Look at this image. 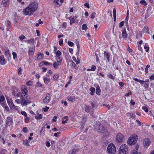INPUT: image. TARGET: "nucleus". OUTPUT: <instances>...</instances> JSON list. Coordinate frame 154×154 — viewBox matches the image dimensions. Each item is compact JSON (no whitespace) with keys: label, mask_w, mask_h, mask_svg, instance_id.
Returning a JSON list of instances; mask_svg holds the SVG:
<instances>
[{"label":"nucleus","mask_w":154,"mask_h":154,"mask_svg":"<svg viewBox=\"0 0 154 154\" xmlns=\"http://www.w3.org/2000/svg\"><path fill=\"white\" fill-rule=\"evenodd\" d=\"M22 92L21 93V105L22 106L27 105L31 103L30 98L27 94L28 90L26 86L22 88Z\"/></svg>","instance_id":"nucleus-1"},{"label":"nucleus","mask_w":154,"mask_h":154,"mask_svg":"<svg viewBox=\"0 0 154 154\" xmlns=\"http://www.w3.org/2000/svg\"><path fill=\"white\" fill-rule=\"evenodd\" d=\"M38 4L37 3L33 2L30 3L23 11V14L25 15H29L30 16L34 12H35L37 9Z\"/></svg>","instance_id":"nucleus-2"},{"label":"nucleus","mask_w":154,"mask_h":154,"mask_svg":"<svg viewBox=\"0 0 154 154\" xmlns=\"http://www.w3.org/2000/svg\"><path fill=\"white\" fill-rule=\"evenodd\" d=\"M119 154H128V148L126 144H123L119 149Z\"/></svg>","instance_id":"nucleus-3"},{"label":"nucleus","mask_w":154,"mask_h":154,"mask_svg":"<svg viewBox=\"0 0 154 154\" xmlns=\"http://www.w3.org/2000/svg\"><path fill=\"white\" fill-rule=\"evenodd\" d=\"M107 150L109 154H115L116 152L115 146L113 143H110L107 147Z\"/></svg>","instance_id":"nucleus-4"},{"label":"nucleus","mask_w":154,"mask_h":154,"mask_svg":"<svg viewBox=\"0 0 154 154\" xmlns=\"http://www.w3.org/2000/svg\"><path fill=\"white\" fill-rule=\"evenodd\" d=\"M138 140L137 136L136 135H132L128 139V143L130 145H133L136 143Z\"/></svg>","instance_id":"nucleus-5"},{"label":"nucleus","mask_w":154,"mask_h":154,"mask_svg":"<svg viewBox=\"0 0 154 154\" xmlns=\"http://www.w3.org/2000/svg\"><path fill=\"white\" fill-rule=\"evenodd\" d=\"M96 130L99 132L103 133L104 131V128L103 126L100 124L97 125L95 128Z\"/></svg>","instance_id":"nucleus-6"},{"label":"nucleus","mask_w":154,"mask_h":154,"mask_svg":"<svg viewBox=\"0 0 154 154\" xmlns=\"http://www.w3.org/2000/svg\"><path fill=\"white\" fill-rule=\"evenodd\" d=\"M150 144L151 141L149 138H146L144 139L143 141V145L146 148H147Z\"/></svg>","instance_id":"nucleus-7"},{"label":"nucleus","mask_w":154,"mask_h":154,"mask_svg":"<svg viewBox=\"0 0 154 154\" xmlns=\"http://www.w3.org/2000/svg\"><path fill=\"white\" fill-rule=\"evenodd\" d=\"M51 97L50 94L48 93L46 95V97L43 100L42 103H49L51 100Z\"/></svg>","instance_id":"nucleus-8"},{"label":"nucleus","mask_w":154,"mask_h":154,"mask_svg":"<svg viewBox=\"0 0 154 154\" xmlns=\"http://www.w3.org/2000/svg\"><path fill=\"white\" fill-rule=\"evenodd\" d=\"M13 123V122L12 119L10 117H8L7 118L6 120L5 126L6 127H7L8 126H9L11 125Z\"/></svg>","instance_id":"nucleus-9"},{"label":"nucleus","mask_w":154,"mask_h":154,"mask_svg":"<svg viewBox=\"0 0 154 154\" xmlns=\"http://www.w3.org/2000/svg\"><path fill=\"white\" fill-rule=\"evenodd\" d=\"M124 139L123 135L121 133H119L116 136V140L118 142H122Z\"/></svg>","instance_id":"nucleus-10"},{"label":"nucleus","mask_w":154,"mask_h":154,"mask_svg":"<svg viewBox=\"0 0 154 154\" xmlns=\"http://www.w3.org/2000/svg\"><path fill=\"white\" fill-rule=\"evenodd\" d=\"M7 99L8 104L10 108L13 109H16V107L13 103L12 102V100L10 99H8L7 98Z\"/></svg>","instance_id":"nucleus-11"},{"label":"nucleus","mask_w":154,"mask_h":154,"mask_svg":"<svg viewBox=\"0 0 154 154\" xmlns=\"http://www.w3.org/2000/svg\"><path fill=\"white\" fill-rule=\"evenodd\" d=\"M4 54L8 60H10L11 58V54L10 53V51L8 49L5 50Z\"/></svg>","instance_id":"nucleus-12"},{"label":"nucleus","mask_w":154,"mask_h":154,"mask_svg":"<svg viewBox=\"0 0 154 154\" xmlns=\"http://www.w3.org/2000/svg\"><path fill=\"white\" fill-rule=\"evenodd\" d=\"M67 98L69 101L72 102H74L76 100L75 97L73 95L69 96Z\"/></svg>","instance_id":"nucleus-13"},{"label":"nucleus","mask_w":154,"mask_h":154,"mask_svg":"<svg viewBox=\"0 0 154 154\" xmlns=\"http://www.w3.org/2000/svg\"><path fill=\"white\" fill-rule=\"evenodd\" d=\"M77 18L76 16H75L73 17H67V19H68L70 20V25H71L72 23L74 22L75 20Z\"/></svg>","instance_id":"nucleus-14"},{"label":"nucleus","mask_w":154,"mask_h":154,"mask_svg":"<svg viewBox=\"0 0 154 154\" xmlns=\"http://www.w3.org/2000/svg\"><path fill=\"white\" fill-rule=\"evenodd\" d=\"M0 63L2 65H4L6 63V61L3 55L0 56Z\"/></svg>","instance_id":"nucleus-15"},{"label":"nucleus","mask_w":154,"mask_h":154,"mask_svg":"<svg viewBox=\"0 0 154 154\" xmlns=\"http://www.w3.org/2000/svg\"><path fill=\"white\" fill-rule=\"evenodd\" d=\"M104 59L105 60L106 59H107V60L106 61V62H108L109 61V53L108 52H104Z\"/></svg>","instance_id":"nucleus-16"},{"label":"nucleus","mask_w":154,"mask_h":154,"mask_svg":"<svg viewBox=\"0 0 154 154\" xmlns=\"http://www.w3.org/2000/svg\"><path fill=\"white\" fill-rule=\"evenodd\" d=\"M9 3V0H2L1 3V5L4 6L6 7L8 5Z\"/></svg>","instance_id":"nucleus-17"},{"label":"nucleus","mask_w":154,"mask_h":154,"mask_svg":"<svg viewBox=\"0 0 154 154\" xmlns=\"http://www.w3.org/2000/svg\"><path fill=\"white\" fill-rule=\"evenodd\" d=\"M14 96L15 98H17L21 95V94L17 91H14L13 92Z\"/></svg>","instance_id":"nucleus-18"},{"label":"nucleus","mask_w":154,"mask_h":154,"mask_svg":"<svg viewBox=\"0 0 154 154\" xmlns=\"http://www.w3.org/2000/svg\"><path fill=\"white\" fill-rule=\"evenodd\" d=\"M122 35L123 38L126 39L127 38V35L125 28L122 30Z\"/></svg>","instance_id":"nucleus-19"},{"label":"nucleus","mask_w":154,"mask_h":154,"mask_svg":"<svg viewBox=\"0 0 154 154\" xmlns=\"http://www.w3.org/2000/svg\"><path fill=\"white\" fill-rule=\"evenodd\" d=\"M43 79L46 85L48 84L51 81V79L50 78H47L45 76L43 77Z\"/></svg>","instance_id":"nucleus-20"},{"label":"nucleus","mask_w":154,"mask_h":154,"mask_svg":"<svg viewBox=\"0 0 154 154\" xmlns=\"http://www.w3.org/2000/svg\"><path fill=\"white\" fill-rule=\"evenodd\" d=\"M133 79L136 82H139L141 84H144L145 82V81L139 79L137 78H133Z\"/></svg>","instance_id":"nucleus-21"},{"label":"nucleus","mask_w":154,"mask_h":154,"mask_svg":"<svg viewBox=\"0 0 154 154\" xmlns=\"http://www.w3.org/2000/svg\"><path fill=\"white\" fill-rule=\"evenodd\" d=\"M133 79L136 82H139L141 84H144L145 82V81L139 79L137 78H133Z\"/></svg>","instance_id":"nucleus-22"},{"label":"nucleus","mask_w":154,"mask_h":154,"mask_svg":"<svg viewBox=\"0 0 154 154\" xmlns=\"http://www.w3.org/2000/svg\"><path fill=\"white\" fill-rule=\"evenodd\" d=\"M101 90L99 85L97 86L96 88V93L97 94L99 95L100 94Z\"/></svg>","instance_id":"nucleus-23"},{"label":"nucleus","mask_w":154,"mask_h":154,"mask_svg":"<svg viewBox=\"0 0 154 154\" xmlns=\"http://www.w3.org/2000/svg\"><path fill=\"white\" fill-rule=\"evenodd\" d=\"M139 148V146L137 145H136L135 147V149L133 150V151L132 154H140V153H137V150Z\"/></svg>","instance_id":"nucleus-24"},{"label":"nucleus","mask_w":154,"mask_h":154,"mask_svg":"<svg viewBox=\"0 0 154 154\" xmlns=\"http://www.w3.org/2000/svg\"><path fill=\"white\" fill-rule=\"evenodd\" d=\"M60 65V64L58 63L57 62H55L53 64V65L55 69H57Z\"/></svg>","instance_id":"nucleus-25"},{"label":"nucleus","mask_w":154,"mask_h":154,"mask_svg":"<svg viewBox=\"0 0 154 154\" xmlns=\"http://www.w3.org/2000/svg\"><path fill=\"white\" fill-rule=\"evenodd\" d=\"M42 63H44V65H47L50 66V65H52V63H49L48 62H46V61H42L40 63V65H39V67H40V65Z\"/></svg>","instance_id":"nucleus-26"},{"label":"nucleus","mask_w":154,"mask_h":154,"mask_svg":"<svg viewBox=\"0 0 154 154\" xmlns=\"http://www.w3.org/2000/svg\"><path fill=\"white\" fill-rule=\"evenodd\" d=\"M90 90L91 91L90 94L91 95H93L95 91V88L92 87L90 88Z\"/></svg>","instance_id":"nucleus-27"},{"label":"nucleus","mask_w":154,"mask_h":154,"mask_svg":"<svg viewBox=\"0 0 154 154\" xmlns=\"http://www.w3.org/2000/svg\"><path fill=\"white\" fill-rule=\"evenodd\" d=\"M68 117V116H64L63 118L62 119L63 121H62V123L63 124H64L67 122Z\"/></svg>","instance_id":"nucleus-28"},{"label":"nucleus","mask_w":154,"mask_h":154,"mask_svg":"<svg viewBox=\"0 0 154 154\" xmlns=\"http://www.w3.org/2000/svg\"><path fill=\"white\" fill-rule=\"evenodd\" d=\"M85 109L86 112H88L90 111L89 107L88 105H85Z\"/></svg>","instance_id":"nucleus-29"},{"label":"nucleus","mask_w":154,"mask_h":154,"mask_svg":"<svg viewBox=\"0 0 154 154\" xmlns=\"http://www.w3.org/2000/svg\"><path fill=\"white\" fill-rule=\"evenodd\" d=\"M35 118L37 119H41L42 118V116L41 114H38L37 116H35Z\"/></svg>","instance_id":"nucleus-30"},{"label":"nucleus","mask_w":154,"mask_h":154,"mask_svg":"<svg viewBox=\"0 0 154 154\" xmlns=\"http://www.w3.org/2000/svg\"><path fill=\"white\" fill-rule=\"evenodd\" d=\"M77 151V149H74L69 152V154H76Z\"/></svg>","instance_id":"nucleus-31"},{"label":"nucleus","mask_w":154,"mask_h":154,"mask_svg":"<svg viewBox=\"0 0 154 154\" xmlns=\"http://www.w3.org/2000/svg\"><path fill=\"white\" fill-rule=\"evenodd\" d=\"M113 16L114 19V21H115L116 17V11L115 9H114L113 10Z\"/></svg>","instance_id":"nucleus-32"},{"label":"nucleus","mask_w":154,"mask_h":154,"mask_svg":"<svg viewBox=\"0 0 154 154\" xmlns=\"http://www.w3.org/2000/svg\"><path fill=\"white\" fill-rule=\"evenodd\" d=\"M37 57L39 59H43L44 57V54H42L40 53L38 54Z\"/></svg>","instance_id":"nucleus-33"},{"label":"nucleus","mask_w":154,"mask_h":154,"mask_svg":"<svg viewBox=\"0 0 154 154\" xmlns=\"http://www.w3.org/2000/svg\"><path fill=\"white\" fill-rule=\"evenodd\" d=\"M88 27H87L86 24H83L82 27V30H86L87 29Z\"/></svg>","instance_id":"nucleus-34"},{"label":"nucleus","mask_w":154,"mask_h":154,"mask_svg":"<svg viewBox=\"0 0 154 154\" xmlns=\"http://www.w3.org/2000/svg\"><path fill=\"white\" fill-rule=\"evenodd\" d=\"M29 54V55H31L32 56V55L34 53V50L33 49L30 50L28 52Z\"/></svg>","instance_id":"nucleus-35"},{"label":"nucleus","mask_w":154,"mask_h":154,"mask_svg":"<svg viewBox=\"0 0 154 154\" xmlns=\"http://www.w3.org/2000/svg\"><path fill=\"white\" fill-rule=\"evenodd\" d=\"M23 144L25 145L29 146V144L28 140L27 139H25L23 141Z\"/></svg>","instance_id":"nucleus-36"},{"label":"nucleus","mask_w":154,"mask_h":154,"mask_svg":"<svg viewBox=\"0 0 154 154\" xmlns=\"http://www.w3.org/2000/svg\"><path fill=\"white\" fill-rule=\"evenodd\" d=\"M140 3L142 5H147V3H146V1L145 0H141L140 2Z\"/></svg>","instance_id":"nucleus-37"},{"label":"nucleus","mask_w":154,"mask_h":154,"mask_svg":"<svg viewBox=\"0 0 154 154\" xmlns=\"http://www.w3.org/2000/svg\"><path fill=\"white\" fill-rule=\"evenodd\" d=\"M87 120V118L85 116H83L82 117V122L83 123L85 122Z\"/></svg>","instance_id":"nucleus-38"},{"label":"nucleus","mask_w":154,"mask_h":154,"mask_svg":"<svg viewBox=\"0 0 154 154\" xmlns=\"http://www.w3.org/2000/svg\"><path fill=\"white\" fill-rule=\"evenodd\" d=\"M59 75H58L55 74L54 75L53 78L54 81H56L59 78Z\"/></svg>","instance_id":"nucleus-39"},{"label":"nucleus","mask_w":154,"mask_h":154,"mask_svg":"<svg viewBox=\"0 0 154 154\" xmlns=\"http://www.w3.org/2000/svg\"><path fill=\"white\" fill-rule=\"evenodd\" d=\"M61 52L59 50H58L56 53V54L57 57H59L61 55Z\"/></svg>","instance_id":"nucleus-40"},{"label":"nucleus","mask_w":154,"mask_h":154,"mask_svg":"<svg viewBox=\"0 0 154 154\" xmlns=\"http://www.w3.org/2000/svg\"><path fill=\"white\" fill-rule=\"evenodd\" d=\"M58 57L57 59V62L58 63L60 64H61V62L62 61V59L59 57Z\"/></svg>","instance_id":"nucleus-41"},{"label":"nucleus","mask_w":154,"mask_h":154,"mask_svg":"<svg viewBox=\"0 0 154 154\" xmlns=\"http://www.w3.org/2000/svg\"><path fill=\"white\" fill-rule=\"evenodd\" d=\"M143 31L145 32L148 33H149V32L148 31V27H145L143 28Z\"/></svg>","instance_id":"nucleus-42"},{"label":"nucleus","mask_w":154,"mask_h":154,"mask_svg":"<svg viewBox=\"0 0 154 154\" xmlns=\"http://www.w3.org/2000/svg\"><path fill=\"white\" fill-rule=\"evenodd\" d=\"M22 69L20 67L18 70V74L20 75L22 74Z\"/></svg>","instance_id":"nucleus-43"},{"label":"nucleus","mask_w":154,"mask_h":154,"mask_svg":"<svg viewBox=\"0 0 154 154\" xmlns=\"http://www.w3.org/2000/svg\"><path fill=\"white\" fill-rule=\"evenodd\" d=\"M45 127H43L42 128L40 132V134H41L42 133H43L44 134L45 133Z\"/></svg>","instance_id":"nucleus-44"},{"label":"nucleus","mask_w":154,"mask_h":154,"mask_svg":"<svg viewBox=\"0 0 154 154\" xmlns=\"http://www.w3.org/2000/svg\"><path fill=\"white\" fill-rule=\"evenodd\" d=\"M60 2L59 0H54L53 2L54 4L55 5L57 4L59 5H61V4H60L59 3V2Z\"/></svg>","instance_id":"nucleus-45"},{"label":"nucleus","mask_w":154,"mask_h":154,"mask_svg":"<svg viewBox=\"0 0 154 154\" xmlns=\"http://www.w3.org/2000/svg\"><path fill=\"white\" fill-rule=\"evenodd\" d=\"M72 59L74 61H75L76 63L77 64H78L79 63H80V61H79V59H78V60H76V59L75 58V57H72Z\"/></svg>","instance_id":"nucleus-46"},{"label":"nucleus","mask_w":154,"mask_h":154,"mask_svg":"<svg viewBox=\"0 0 154 154\" xmlns=\"http://www.w3.org/2000/svg\"><path fill=\"white\" fill-rule=\"evenodd\" d=\"M12 54L13 55V58L14 60H15L17 57V54L14 52H13L12 53Z\"/></svg>","instance_id":"nucleus-47"},{"label":"nucleus","mask_w":154,"mask_h":154,"mask_svg":"<svg viewBox=\"0 0 154 154\" xmlns=\"http://www.w3.org/2000/svg\"><path fill=\"white\" fill-rule=\"evenodd\" d=\"M15 102L18 104H20V103L21 104L22 103V99H21V97L20 98V99H17L15 100Z\"/></svg>","instance_id":"nucleus-48"},{"label":"nucleus","mask_w":154,"mask_h":154,"mask_svg":"<svg viewBox=\"0 0 154 154\" xmlns=\"http://www.w3.org/2000/svg\"><path fill=\"white\" fill-rule=\"evenodd\" d=\"M107 76L109 78L111 79L112 80H114L115 79V77L111 74H108Z\"/></svg>","instance_id":"nucleus-49"},{"label":"nucleus","mask_w":154,"mask_h":154,"mask_svg":"<svg viewBox=\"0 0 154 154\" xmlns=\"http://www.w3.org/2000/svg\"><path fill=\"white\" fill-rule=\"evenodd\" d=\"M70 65L71 67H74V68H75L76 66L75 63L72 61L71 62Z\"/></svg>","instance_id":"nucleus-50"},{"label":"nucleus","mask_w":154,"mask_h":154,"mask_svg":"<svg viewBox=\"0 0 154 154\" xmlns=\"http://www.w3.org/2000/svg\"><path fill=\"white\" fill-rule=\"evenodd\" d=\"M48 74H50V75L46 74V76L48 77H49L52 74L53 72L52 70H49L48 71Z\"/></svg>","instance_id":"nucleus-51"},{"label":"nucleus","mask_w":154,"mask_h":154,"mask_svg":"<svg viewBox=\"0 0 154 154\" xmlns=\"http://www.w3.org/2000/svg\"><path fill=\"white\" fill-rule=\"evenodd\" d=\"M142 109L146 112H147L148 111V109L146 106H143Z\"/></svg>","instance_id":"nucleus-52"},{"label":"nucleus","mask_w":154,"mask_h":154,"mask_svg":"<svg viewBox=\"0 0 154 154\" xmlns=\"http://www.w3.org/2000/svg\"><path fill=\"white\" fill-rule=\"evenodd\" d=\"M95 15H96L95 12H93L91 16V19H94L95 17Z\"/></svg>","instance_id":"nucleus-53"},{"label":"nucleus","mask_w":154,"mask_h":154,"mask_svg":"<svg viewBox=\"0 0 154 154\" xmlns=\"http://www.w3.org/2000/svg\"><path fill=\"white\" fill-rule=\"evenodd\" d=\"M91 105L92 106V108L93 109H95L97 107V105L96 104L94 103H91Z\"/></svg>","instance_id":"nucleus-54"},{"label":"nucleus","mask_w":154,"mask_h":154,"mask_svg":"<svg viewBox=\"0 0 154 154\" xmlns=\"http://www.w3.org/2000/svg\"><path fill=\"white\" fill-rule=\"evenodd\" d=\"M49 109V107L46 106H45V107L43 108H42V109L43 111H44V112H46L48 111V109Z\"/></svg>","instance_id":"nucleus-55"},{"label":"nucleus","mask_w":154,"mask_h":154,"mask_svg":"<svg viewBox=\"0 0 154 154\" xmlns=\"http://www.w3.org/2000/svg\"><path fill=\"white\" fill-rule=\"evenodd\" d=\"M124 23L125 22L123 21L121 22L119 24V27L121 28L123 26Z\"/></svg>","instance_id":"nucleus-56"},{"label":"nucleus","mask_w":154,"mask_h":154,"mask_svg":"<svg viewBox=\"0 0 154 154\" xmlns=\"http://www.w3.org/2000/svg\"><path fill=\"white\" fill-rule=\"evenodd\" d=\"M19 38L20 40H22L26 38V37L24 35H21L20 37Z\"/></svg>","instance_id":"nucleus-57"},{"label":"nucleus","mask_w":154,"mask_h":154,"mask_svg":"<svg viewBox=\"0 0 154 154\" xmlns=\"http://www.w3.org/2000/svg\"><path fill=\"white\" fill-rule=\"evenodd\" d=\"M9 111L8 107L7 106H6L5 107V111L7 112Z\"/></svg>","instance_id":"nucleus-58"},{"label":"nucleus","mask_w":154,"mask_h":154,"mask_svg":"<svg viewBox=\"0 0 154 154\" xmlns=\"http://www.w3.org/2000/svg\"><path fill=\"white\" fill-rule=\"evenodd\" d=\"M96 67L94 65H92L91 67V71H94L96 69Z\"/></svg>","instance_id":"nucleus-59"},{"label":"nucleus","mask_w":154,"mask_h":154,"mask_svg":"<svg viewBox=\"0 0 154 154\" xmlns=\"http://www.w3.org/2000/svg\"><path fill=\"white\" fill-rule=\"evenodd\" d=\"M150 67V65H148L146 66V68L145 69V72L146 73H147L148 72V69Z\"/></svg>","instance_id":"nucleus-60"},{"label":"nucleus","mask_w":154,"mask_h":154,"mask_svg":"<svg viewBox=\"0 0 154 154\" xmlns=\"http://www.w3.org/2000/svg\"><path fill=\"white\" fill-rule=\"evenodd\" d=\"M128 93H126L125 94V96L126 97L128 96L129 95H130L131 94V92L130 90H128Z\"/></svg>","instance_id":"nucleus-61"},{"label":"nucleus","mask_w":154,"mask_h":154,"mask_svg":"<svg viewBox=\"0 0 154 154\" xmlns=\"http://www.w3.org/2000/svg\"><path fill=\"white\" fill-rule=\"evenodd\" d=\"M68 45H69V46H72L74 45V44L72 42H70V41H68Z\"/></svg>","instance_id":"nucleus-62"},{"label":"nucleus","mask_w":154,"mask_h":154,"mask_svg":"<svg viewBox=\"0 0 154 154\" xmlns=\"http://www.w3.org/2000/svg\"><path fill=\"white\" fill-rule=\"evenodd\" d=\"M45 144L46 146L48 147H49L51 146L50 142L48 141L46 142Z\"/></svg>","instance_id":"nucleus-63"},{"label":"nucleus","mask_w":154,"mask_h":154,"mask_svg":"<svg viewBox=\"0 0 154 154\" xmlns=\"http://www.w3.org/2000/svg\"><path fill=\"white\" fill-rule=\"evenodd\" d=\"M21 113L22 115H24L25 117H26L27 116V114L25 111H22Z\"/></svg>","instance_id":"nucleus-64"}]
</instances>
